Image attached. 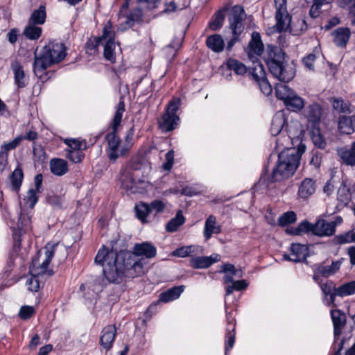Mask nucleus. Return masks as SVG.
<instances>
[{
  "instance_id": "obj_8",
  "label": "nucleus",
  "mask_w": 355,
  "mask_h": 355,
  "mask_svg": "<svg viewBox=\"0 0 355 355\" xmlns=\"http://www.w3.org/2000/svg\"><path fill=\"white\" fill-rule=\"evenodd\" d=\"M180 105V98H174L169 102L166 112L159 121V127L162 130L168 132L176 128L180 120L176 112Z\"/></svg>"
},
{
  "instance_id": "obj_52",
  "label": "nucleus",
  "mask_w": 355,
  "mask_h": 355,
  "mask_svg": "<svg viewBox=\"0 0 355 355\" xmlns=\"http://www.w3.org/2000/svg\"><path fill=\"white\" fill-rule=\"evenodd\" d=\"M24 200L26 201V204L28 205L29 207L31 209H33L37 201L36 190L33 189H29L28 191L27 192L26 196L24 198Z\"/></svg>"
},
{
  "instance_id": "obj_16",
  "label": "nucleus",
  "mask_w": 355,
  "mask_h": 355,
  "mask_svg": "<svg viewBox=\"0 0 355 355\" xmlns=\"http://www.w3.org/2000/svg\"><path fill=\"white\" fill-rule=\"evenodd\" d=\"M355 293V281H352L343 284L338 288H334V293L329 302V305L333 304L334 306L335 297L336 296L344 297L346 296L352 295Z\"/></svg>"
},
{
  "instance_id": "obj_44",
  "label": "nucleus",
  "mask_w": 355,
  "mask_h": 355,
  "mask_svg": "<svg viewBox=\"0 0 355 355\" xmlns=\"http://www.w3.org/2000/svg\"><path fill=\"white\" fill-rule=\"evenodd\" d=\"M296 214L293 211H287L282 214L278 219V224L280 226H286L296 221Z\"/></svg>"
},
{
  "instance_id": "obj_18",
  "label": "nucleus",
  "mask_w": 355,
  "mask_h": 355,
  "mask_svg": "<svg viewBox=\"0 0 355 355\" xmlns=\"http://www.w3.org/2000/svg\"><path fill=\"white\" fill-rule=\"evenodd\" d=\"M220 260V255L218 254H212L209 257H196L191 259V266L195 268H206L209 267L214 263Z\"/></svg>"
},
{
  "instance_id": "obj_5",
  "label": "nucleus",
  "mask_w": 355,
  "mask_h": 355,
  "mask_svg": "<svg viewBox=\"0 0 355 355\" xmlns=\"http://www.w3.org/2000/svg\"><path fill=\"white\" fill-rule=\"evenodd\" d=\"M58 246V244L48 243L44 248V253L39 251L36 256L33 259L32 264L30 267V273L35 276H41L47 275L51 276L53 271L51 269H48V266L54 254V249Z\"/></svg>"
},
{
  "instance_id": "obj_7",
  "label": "nucleus",
  "mask_w": 355,
  "mask_h": 355,
  "mask_svg": "<svg viewBox=\"0 0 355 355\" xmlns=\"http://www.w3.org/2000/svg\"><path fill=\"white\" fill-rule=\"evenodd\" d=\"M246 17L244 8L240 6H234L230 12V28L232 30L233 38L228 42L227 50L231 51L233 46L238 40V36L243 31V21Z\"/></svg>"
},
{
  "instance_id": "obj_4",
  "label": "nucleus",
  "mask_w": 355,
  "mask_h": 355,
  "mask_svg": "<svg viewBox=\"0 0 355 355\" xmlns=\"http://www.w3.org/2000/svg\"><path fill=\"white\" fill-rule=\"evenodd\" d=\"M65 55V46L62 43L46 45L40 54L35 56L34 72L37 74L44 71L51 65L62 60Z\"/></svg>"
},
{
  "instance_id": "obj_54",
  "label": "nucleus",
  "mask_w": 355,
  "mask_h": 355,
  "mask_svg": "<svg viewBox=\"0 0 355 355\" xmlns=\"http://www.w3.org/2000/svg\"><path fill=\"white\" fill-rule=\"evenodd\" d=\"M193 246H183L180 248L176 249L172 252V255L180 257H186L191 252H193L192 250Z\"/></svg>"
},
{
  "instance_id": "obj_60",
  "label": "nucleus",
  "mask_w": 355,
  "mask_h": 355,
  "mask_svg": "<svg viewBox=\"0 0 355 355\" xmlns=\"http://www.w3.org/2000/svg\"><path fill=\"white\" fill-rule=\"evenodd\" d=\"M221 272L227 273L230 272L232 275L237 276L238 277H240L241 275L239 274L238 270L235 269V267L234 265L230 263H225L222 266Z\"/></svg>"
},
{
  "instance_id": "obj_40",
  "label": "nucleus",
  "mask_w": 355,
  "mask_h": 355,
  "mask_svg": "<svg viewBox=\"0 0 355 355\" xmlns=\"http://www.w3.org/2000/svg\"><path fill=\"white\" fill-rule=\"evenodd\" d=\"M339 261L332 262L330 266H323L318 268V272L324 277H328L334 274L340 268Z\"/></svg>"
},
{
  "instance_id": "obj_10",
  "label": "nucleus",
  "mask_w": 355,
  "mask_h": 355,
  "mask_svg": "<svg viewBox=\"0 0 355 355\" xmlns=\"http://www.w3.org/2000/svg\"><path fill=\"white\" fill-rule=\"evenodd\" d=\"M96 43L104 46V57L112 62H115L114 32L110 23L104 26L103 35L96 38Z\"/></svg>"
},
{
  "instance_id": "obj_49",
  "label": "nucleus",
  "mask_w": 355,
  "mask_h": 355,
  "mask_svg": "<svg viewBox=\"0 0 355 355\" xmlns=\"http://www.w3.org/2000/svg\"><path fill=\"white\" fill-rule=\"evenodd\" d=\"M248 284L245 280L234 281L230 286L226 287V294L230 295L234 290L241 291L247 288Z\"/></svg>"
},
{
  "instance_id": "obj_50",
  "label": "nucleus",
  "mask_w": 355,
  "mask_h": 355,
  "mask_svg": "<svg viewBox=\"0 0 355 355\" xmlns=\"http://www.w3.org/2000/svg\"><path fill=\"white\" fill-rule=\"evenodd\" d=\"M38 277L31 275V277L27 279L26 285L30 291L37 292L40 289V283Z\"/></svg>"
},
{
  "instance_id": "obj_9",
  "label": "nucleus",
  "mask_w": 355,
  "mask_h": 355,
  "mask_svg": "<svg viewBox=\"0 0 355 355\" xmlns=\"http://www.w3.org/2000/svg\"><path fill=\"white\" fill-rule=\"evenodd\" d=\"M267 64L272 75L280 81L289 82L295 76L293 67L281 60L272 58Z\"/></svg>"
},
{
  "instance_id": "obj_42",
  "label": "nucleus",
  "mask_w": 355,
  "mask_h": 355,
  "mask_svg": "<svg viewBox=\"0 0 355 355\" xmlns=\"http://www.w3.org/2000/svg\"><path fill=\"white\" fill-rule=\"evenodd\" d=\"M250 73L257 82L266 78L263 65L259 62L254 63Z\"/></svg>"
},
{
  "instance_id": "obj_59",
  "label": "nucleus",
  "mask_w": 355,
  "mask_h": 355,
  "mask_svg": "<svg viewBox=\"0 0 355 355\" xmlns=\"http://www.w3.org/2000/svg\"><path fill=\"white\" fill-rule=\"evenodd\" d=\"M174 153L173 150H169L166 154V162L163 165L165 170H170L173 164Z\"/></svg>"
},
{
  "instance_id": "obj_17",
  "label": "nucleus",
  "mask_w": 355,
  "mask_h": 355,
  "mask_svg": "<svg viewBox=\"0 0 355 355\" xmlns=\"http://www.w3.org/2000/svg\"><path fill=\"white\" fill-rule=\"evenodd\" d=\"M116 334V329L114 325H108L102 331L101 336V345L107 352L112 347Z\"/></svg>"
},
{
  "instance_id": "obj_56",
  "label": "nucleus",
  "mask_w": 355,
  "mask_h": 355,
  "mask_svg": "<svg viewBox=\"0 0 355 355\" xmlns=\"http://www.w3.org/2000/svg\"><path fill=\"white\" fill-rule=\"evenodd\" d=\"M34 313V309L30 306H22L19 311V315L21 319L26 320L32 316Z\"/></svg>"
},
{
  "instance_id": "obj_62",
  "label": "nucleus",
  "mask_w": 355,
  "mask_h": 355,
  "mask_svg": "<svg viewBox=\"0 0 355 355\" xmlns=\"http://www.w3.org/2000/svg\"><path fill=\"white\" fill-rule=\"evenodd\" d=\"M48 202L54 207H60L62 204V199L59 196L52 195L48 197Z\"/></svg>"
},
{
  "instance_id": "obj_37",
  "label": "nucleus",
  "mask_w": 355,
  "mask_h": 355,
  "mask_svg": "<svg viewBox=\"0 0 355 355\" xmlns=\"http://www.w3.org/2000/svg\"><path fill=\"white\" fill-rule=\"evenodd\" d=\"M284 103L286 106L291 107L295 111L302 110L304 105L303 99L295 92H293V94Z\"/></svg>"
},
{
  "instance_id": "obj_57",
  "label": "nucleus",
  "mask_w": 355,
  "mask_h": 355,
  "mask_svg": "<svg viewBox=\"0 0 355 355\" xmlns=\"http://www.w3.org/2000/svg\"><path fill=\"white\" fill-rule=\"evenodd\" d=\"M261 92L266 94L269 95L272 92V87L266 78L257 82Z\"/></svg>"
},
{
  "instance_id": "obj_39",
  "label": "nucleus",
  "mask_w": 355,
  "mask_h": 355,
  "mask_svg": "<svg viewBox=\"0 0 355 355\" xmlns=\"http://www.w3.org/2000/svg\"><path fill=\"white\" fill-rule=\"evenodd\" d=\"M42 33V28L35 26V24H29L24 31V35L29 40H35L38 39Z\"/></svg>"
},
{
  "instance_id": "obj_3",
  "label": "nucleus",
  "mask_w": 355,
  "mask_h": 355,
  "mask_svg": "<svg viewBox=\"0 0 355 355\" xmlns=\"http://www.w3.org/2000/svg\"><path fill=\"white\" fill-rule=\"evenodd\" d=\"M276 8V24L271 28L277 32L289 31L293 35H300L306 30L305 20L301 19L291 24V17L288 12L286 0H274Z\"/></svg>"
},
{
  "instance_id": "obj_61",
  "label": "nucleus",
  "mask_w": 355,
  "mask_h": 355,
  "mask_svg": "<svg viewBox=\"0 0 355 355\" xmlns=\"http://www.w3.org/2000/svg\"><path fill=\"white\" fill-rule=\"evenodd\" d=\"M309 232V227H301V223L297 227L287 228L286 232L289 234L300 235L303 232Z\"/></svg>"
},
{
  "instance_id": "obj_51",
  "label": "nucleus",
  "mask_w": 355,
  "mask_h": 355,
  "mask_svg": "<svg viewBox=\"0 0 355 355\" xmlns=\"http://www.w3.org/2000/svg\"><path fill=\"white\" fill-rule=\"evenodd\" d=\"M320 288L324 295L325 300L327 301V304H329V302L334 293V288L335 287L333 286L332 282H327L325 284H322Z\"/></svg>"
},
{
  "instance_id": "obj_32",
  "label": "nucleus",
  "mask_w": 355,
  "mask_h": 355,
  "mask_svg": "<svg viewBox=\"0 0 355 355\" xmlns=\"http://www.w3.org/2000/svg\"><path fill=\"white\" fill-rule=\"evenodd\" d=\"M250 51V54L252 53L256 55H261L263 51V45L261 40V36L259 33L254 32L252 34V40L249 44Z\"/></svg>"
},
{
  "instance_id": "obj_46",
  "label": "nucleus",
  "mask_w": 355,
  "mask_h": 355,
  "mask_svg": "<svg viewBox=\"0 0 355 355\" xmlns=\"http://www.w3.org/2000/svg\"><path fill=\"white\" fill-rule=\"evenodd\" d=\"M23 139H24L23 136L20 135V136L17 137L12 141L4 144L1 146V150L0 152V155H3V154H6L9 150L15 148Z\"/></svg>"
},
{
  "instance_id": "obj_47",
  "label": "nucleus",
  "mask_w": 355,
  "mask_h": 355,
  "mask_svg": "<svg viewBox=\"0 0 355 355\" xmlns=\"http://www.w3.org/2000/svg\"><path fill=\"white\" fill-rule=\"evenodd\" d=\"M84 156L82 150H67V157L73 163L81 162Z\"/></svg>"
},
{
  "instance_id": "obj_38",
  "label": "nucleus",
  "mask_w": 355,
  "mask_h": 355,
  "mask_svg": "<svg viewBox=\"0 0 355 355\" xmlns=\"http://www.w3.org/2000/svg\"><path fill=\"white\" fill-rule=\"evenodd\" d=\"M226 64L229 70L234 71L237 75H243L247 71L245 66L236 60L229 59Z\"/></svg>"
},
{
  "instance_id": "obj_45",
  "label": "nucleus",
  "mask_w": 355,
  "mask_h": 355,
  "mask_svg": "<svg viewBox=\"0 0 355 355\" xmlns=\"http://www.w3.org/2000/svg\"><path fill=\"white\" fill-rule=\"evenodd\" d=\"M125 110V105L123 101H120L118 104L117 110L115 113L114 119H113V125L112 128L113 130H116L117 127L120 125L123 113Z\"/></svg>"
},
{
  "instance_id": "obj_19",
  "label": "nucleus",
  "mask_w": 355,
  "mask_h": 355,
  "mask_svg": "<svg viewBox=\"0 0 355 355\" xmlns=\"http://www.w3.org/2000/svg\"><path fill=\"white\" fill-rule=\"evenodd\" d=\"M119 180L123 187L127 190H131L132 192L136 191L135 188L136 187L137 181L135 178L134 174L130 168H125L121 171Z\"/></svg>"
},
{
  "instance_id": "obj_13",
  "label": "nucleus",
  "mask_w": 355,
  "mask_h": 355,
  "mask_svg": "<svg viewBox=\"0 0 355 355\" xmlns=\"http://www.w3.org/2000/svg\"><path fill=\"white\" fill-rule=\"evenodd\" d=\"M156 248L153 245L150 243L143 242L141 243H137L133 248V252H131L135 257L136 260H138L142 263L137 257L143 256L146 258L150 259L156 255Z\"/></svg>"
},
{
  "instance_id": "obj_23",
  "label": "nucleus",
  "mask_w": 355,
  "mask_h": 355,
  "mask_svg": "<svg viewBox=\"0 0 355 355\" xmlns=\"http://www.w3.org/2000/svg\"><path fill=\"white\" fill-rule=\"evenodd\" d=\"M315 182L311 178H305L300 184L298 189V196L306 199L315 193Z\"/></svg>"
},
{
  "instance_id": "obj_27",
  "label": "nucleus",
  "mask_w": 355,
  "mask_h": 355,
  "mask_svg": "<svg viewBox=\"0 0 355 355\" xmlns=\"http://www.w3.org/2000/svg\"><path fill=\"white\" fill-rule=\"evenodd\" d=\"M50 170L55 175L61 176L68 170L67 163L62 159H52L49 163Z\"/></svg>"
},
{
  "instance_id": "obj_1",
  "label": "nucleus",
  "mask_w": 355,
  "mask_h": 355,
  "mask_svg": "<svg viewBox=\"0 0 355 355\" xmlns=\"http://www.w3.org/2000/svg\"><path fill=\"white\" fill-rule=\"evenodd\" d=\"M95 263L102 266L105 277L112 283L121 282L124 277L134 278L144 273L141 262L128 251L116 253L103 247L95 257Z\"/></svg>"
},
{
  "instance_id": "obj_20",
  "label": "nucleus",
  "mask_w": 355,
  "mask_h": 355,
  "mask_svg": "<svg viewBox=\"0 0 355 355\" xmlns=\"http://www.w3.org/2000/svg\"><path fill=\"white\" fill-rule=\"evenodd\" d=\"M338 130L341 133L350 135L355 132V115L341 116L338 122Z\"/></svg>"
},
{
  "instance_id": "obj_22",
  "label": "nucleus",
  "mask_w": 355,
  "mask_h": 355,
  "mask_svg": "<svg viewBox=\"0 0 355 355\" xmlns=\"http://www.w3.org/2000/svg\"><path fill=\"white\" fill-rule=\"evenodd\" d=\"M11 69L14 73L15 82L17 87L19 88L26 87L28 79L26 77L21 65L17 61H13L11 64Z\"/></svg>"
},
{
  "instance_id": "obj_26",
  "label": "nucleus",
  "mask_w": 355,
  "mask_h": 355,
  "mask_svg": "<svg viewBox=\"0 0 355 355\" xmlns=\"http://www.w3.org/2000/svg\"><path fill=\"white\" fill-rule=\"evenodd\" d=\"M332 35L336 45L343 47L349 39L350 31L347 28H339L332 33Z\"/></svg>"
},
{
  "instance_id": "obj_55",
  "label": "nucleus",
  "mask_w": 355,
  "mask_h": 355,
  "mask_svg": "<svg viewBox=\"0 0 355 355\" xmlns=\"http://www.w3.org/2000/svg\"><path fill=\"white\" fill-rule=\"evenodd\" d=\"M64 143L69 146L68 150H81L83 143L75 139H64Z\"/></svg>"
},
{
  "instance_id": "obj_2",
  "label": "nucleus",
  "mask_w": 355,
  "mask_h": 355,
  "mask_svg": "<svg viewBox=\"0 0 355 355\" xmlns=\"http://www.w3.org/2000/svg\"><path fill=\"white\" fill-rule=\"evenodd\" d=\"M305 150V145L300 144L297 149L287 148L280 152L277 164L272 171V181L279 182L292 176L298 167L300 157Z\"/></svg>"
},
{
  "instance_id": "obj_29",
  "label": "nucleus",
  "mask_w": 355,
  "mask_h": 355,
  "mask_svg": "<svg viewBox=\"0 0 355 355\" xmlns=\"http://www.w3.org/2000/svg\"><path fill=\"white\" fill-rule=\"evenodd\" d=\"M334 241L337 245L355 243V227L346 232L336 236Z\"/></svg>"
},
{
  "instance_id": "obj_30",
  "label": "nucleus",
  "mask_w": 355,
  "mask_h": 355,
  "mask_svg": "<svg viewBox=\"0 0 355 355\" xmlns=\"http://www.w3.org/2000/svg\"><path fill=\"white\" fill-rule=\"evenodd\" d=\"M285 124L284 114L279 112H277L272 118L271 123L270 132L272 135H278L282 130Z\"/></svg>"
},
{
  "instance_id": "obj_6",
  "label": "nucleus",
  "mask_w": 355,
  "mask_h": 355,
  "mask_svg": "<svg viewBox=\"0 0 355 355\" xmlns=\"http://www.w3.org/2000/svg\"><path fill=\"white\" fill-rule=\"evenodd\" d=\"M342 223V217L336 216L329 222L323 218H318L315 223L305 220L301 223V227H309V232L320 237H329L335 234L336 227Z\"/></svg>"
},
{
  "instance_id": "obj_25",
  "label": "nucleus",
  "mask_w": 355,
  "mask_h": 355,
  "mask_svg": "<svg viewBox=\"0 0 355 355\" xmlns=\"http://www.w3.org/2000/svg\"><path fill=\"white\" fill-rule=\"evenodd\" d=\"M220 227L217 225L216 218L213 215H210L205 221L204 228V236L206 239L211 238L213 234H219Z\"/></svg>"
},
{
  "instance_id": "obj_31",
  "label": "nucleus",
  "mask_w": 355,
  "mask_h": 355,
  "mask_svg": "<svg viewBox=\"0 0 355 355\" xmlns=\"http://www.w3.org/2000/svg\"><path fill=\"white\" fill-rule=\"evenodd\" d=\"M183 291V286L173 287L159 295V300L163 302H168L178 298Z\"/></svg>"
},
{
  "instance_id": "obj_12",
  "label": "nucleus",
  "mask_w": 355,
  "mask_h": 355,
  "mask_svg": "<svg viewBox=\"0 0 355 355\" xmlns=\"http://www.w3.org/2000/svg\"><path fill=\"white\" fill-rule=\"evenodd\" d=\"M304 116L307 120V128L320 126L322 115V109L317 103L308 105L303 112Z\"/></svg>"
},
{
  "instance_id": "obj_34",
  "label": "nucleus",
  "mask_w": 355,
  "mask_h": 355,
  "mask_svg": "<svg viewBox=\"0 0 355 355\" xmlns=\"http://www.w3.org/2000/svg\"><path fill=\"white\" fill-rule=\"evenodd\" d=\"M45 19V8L43 6H40L37 10H34V12L32 13L28 23L33 24H42L44 23Z\"/></svg>"
},
{
  "instance_id": "obj_21",
  "label": "nucleus",
  "mask_w": 355,
  "mask_h": 355,
  "mask_svg": "<svg viewBox=\"0 0 355 355\" xmlns=\"http://www.w3.org/2000/svg\"><path fill=\"white\" fill-rule=\"evenodd\" d=\"M331 316L334 324L335 337L339 336L345 325L346 316L338 309L332 310Z\"/></svg>"
},
{
  "instance_id": "obj_58",
  "label": "nucleus",
  "mask_w": 355,
  "mask_h": 355,
  "mask_svg": "<svg viewBox=\"0 0 355 355\" xmlns=\"http://www.w3.org/2000/svg\"><path fill=\"white\" fill-rule=\"evenodd\" d=\"M17 226L19 228L23 230L24 231H27L28 229H30L29 218H26L24 216L21 214L19 218Z\"/></svg>"
},
{
  "instance_id": "obj_15",
  "label": "nucleus",
  "mask_w": 355,
  "mask_h": 355,
  "mask_svg": "<svg viewBox=\"0 0 355 355\" xmlns=\"http://www.w3.org/2000/svg\"><path fill=\"white\" fill-rule=\"evenodd\" d=\"M336 151L342 163L347 166H355V141L350 146L339 148Z\"/></svg>"
},
{
  "instance_id": "obj_36",
  "label": "nucleus",
  "mask_w": 355,
  "mask_h": 355,
  "mask_svg": "<svg viewBox=\"0 0 355 355\" xmlns=\"http://www.w3.org/2000/svg\"><path fill=\"white\" fill-rule=\"evenodd\" d=\"M184 223V218L181 211H178L176 216L172 218L166 225L168 232H173Z\"/></svg>"
},
{
  "instance_id": "obj_35",
  "label": "nucleus",
  "mask_w": 355,
  "mask_h": 355,
  "mask_svg": "<svg viewBox=\"0 0 355 355\" xmlns=\"http://www.w3.org/2000/svg\"><path fill=\"white\" fill-rule=\"evenodd\" d=\"M331 103L334 110L340 113L350 112V104L348 101H344L341 98H334L331 100Z\"/></svg>"
},
{
  "instance_id": "obj_48",
  "label": "nucleus",
  "mask_w": 355,
  "mask_h": 355,
  "mask_svg": "<svg viewBox=\"0 0 355 355\" xmlns=\"http://www.w3.org/2000/svg\"><path fill=\"white\" fill-rule=\"evenodd\" d=\"M225 15L222 11H218L215 16V19L209 23V27L213 31H217L221 28L225 20Z\"/></svg>"
},
{
  "instance_id": "obj_14",
  "label": "nucleus",
  "mask_w": 355,
  "mask_h": 355,
  "mask_svg": "<svg viewBox=\"0 0 355 355\" xmlns=\"http://www.w3.org/2000/svg\"><path fill=\"white\" fill-rule=\"evenodd\" d=\"M291 252L290 255H284V260L298 262L305 259L308 256V248L299 243L292 244Z\"/></svg>"
},
{
  "instance_id": "obj_33",
  "label": "nucleus",
  "mask_w": 355,
  "mask_h": 355,
  "mask_svg": "<svg viewBox=\"0 0 355 355\" xmlns=\"http://www.w3.org/2000/svg\"><path fill=\"white\" fill-rule=\"evenodd\" d=\"M275 92L277 97L285 103L294 92L287 85L283 83H279L275 87Z\"/></svg>"
},
{
  "instance_id": "obj_53",
  "label": "nucleus",
  "mask_w": 355,
  "mask_h": 355,
  "mask_svg": "<svg viewBox=\"0 0 355 355\" xmlns=\"http://www.w3.org/2000/svg\"><path fill=\"white\" fill-rule=\"evenodd\" d=\"M317 58V54L315 53V51L309 54L307 56L304 57L302 60V62L309 70H314V63L315 61V59Z\"/></svg>"
},
{
  "instance_id": "obj_41",
  "label": "nucleus",
  "mask_w": 355,
  "mask_h": 355,
  "mask_svg": "<svg viewBox=\"0 0 355 355\" xmlns=\"http://www.w3.org/2000/svg\"><path fill=\"white\" fill-rule=\"evenodd\" d=\"M23 172L20 168H16L10 175V181L12 189L17 191L22 182Z\"/></svg>"
},
{
  "instance_id": "obj_11",
  "label": "nucleus",
  "mask_w": 355,
  "mask_h": 355,
  "mask_svg": "<svg viewBox=\"0 0 355 355\" xmlns=\"http://www.w3.org/2000/svg\"><path fill=\"white\" fill-rule=\"evenodd\" d=\"M106 139L108 144L109 158L112 161L125 155L130 148V142L121 145V140L116 135V130L107 134Z\"/></svg>"
},
{
  "instance_id": "obj_63",
  "label": "nucleus",
  "mask_w": 355,
  "mask_h": 355,
  "mask_svg": "<svg viewBox=\"0 0 355 355\" xmlns=\"http://www.w3.org/2000/svg\"><path fill=\"white\" fill-rule=\"evenodd\" d=\"M149 206L150 208V211L154 209L157 212L162 211L164 208V204L161 200H155V201L152 202L150 205H149Z\"/></svg>"
},
{
  "instance_id": "obj_64",
  "label": "nucleus",
  "mask_w": 355,
  "mask_h": 355,
  "mask_svg": "<svg viewBox=\"0 0 355 355\" xmlns=\"http://www.w3.org/2000/svg\"><path fill=\"white\" fill-rule=\"evenodd\" d=\"M322 7L319 6V4L314 1L313 4L312 5L310 11L309 15L311 17L315 18L319 16L320 15V10Z\"/></svg>"
},
{
  "instance_id": "obj_28",
  "label": "nucleus",
  "mask_w": 355,
  "mask_h": 355,
  "mask_svg": "<svg viewBox=\"0 0 355 355\" xmlns=\"http://www.w3.org/2000/svg\"><path fill=\"white\" fill-rule=\"evenodd\" d=\"M310 131L311 140L313 144L320 149H324L327 146V141L321 134L320 126L308 128Z\"/></svg>"
},
{
  "instance_id": "obj_24",
  "label": "nucleus",
  "mask_w": 355,
  "mask_h": 355,
  "mask_svg": "<svg viewBox=\"0 0 355 355\" xmlns=\"http://www.w3.org/2000/svg\"><path fill=\"white\" fill-rule=\"evenodd\" d=\"M207 46L215 53H220L223 51L225 42L223 37L218 34L209 35L206 40Z\"/></svg>"
},
{
  "instance_id": "obj_43",
  "label": "nucleus",
  "mask_w": 355,
  "mask_h": 355,
  "mask_svg": "<svg viewBox=\"0 0 355 355\" xmlns=\"http://www.w3.org/2000/svg\"><path fill=\"white\" fill-rule=\"evenodd\" d=\"M135 210L137 218L142 221H144V219L150 211V208L148 205L144 202H140L136 205Z\"/></svg>"
}]
</instances>
